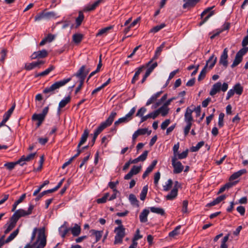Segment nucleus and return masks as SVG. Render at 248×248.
I'll use <instances>...</instances> for the list:
<instances>
[{"mask_svg": "<svg viewBox=\"0 0 248 248\" xmlns=\"http://www.w3.org/2000/svg\"><path fill=\"white\" fill-rule=\"evenodd\" d=\"M136 111V108L133 107L131 109L130 111L125 115V117L127 118V119L129 121L132 119V116L135 113Z\"/></svg>", "mask_w": 248, "mask_h": 248, "instance_id": "obj_51", "label": "nucleus"}, {"mask_svg": "<svg viewBox=\"0 0 248 248\" xmlns=\"http://www.w3.org/2000/svg\"><path fill=\"white\" fill-rule=\"evenodd\" d=\"M55 67L53 65H51L49 66V68H48L47 69H46V70H45L44 71L42 72H41L38 74H37L35 77H39V76H40V77H44V76H45L47 75H48L50 72H51L52 70H53L54 69Z\"/></svg>", "mask_w": 248, "mask_h": 248, "instance_id": "obj_35", "label": "nucleus"}, {"mask_svg": "<svg viewBox=\"0 0 248 248\" xmlns=\"http://www.w3.org/2000/svg\"><path fill=\"white\" fill-rule=\"evenodd\" d=\"M70 100L71 97L70 96H68L62 100L59 104V110L64 107L70 101Z\"/></svg>", "mask_w": 248, "mask_h": 248, "instance_id": "obj_34", "label": "nucleus"}, {"mask_svg": "<svg viewBox=\"0 0 248 248\" xmlns=\"http://www.w3.org/2000/svg\"><path fill=\"white\" fill-rule=\"evenodd\" d=\"M193 110L187 108L186 113L185 114V121L188 124H192L191 122L193 121L192 116V113Z\"/></svg>", "mask_w": 248, "mask_h": 248, "instance_id": "obj_22", "label": "nucleus"}, {"mask_svg": "<svg viewBox=\"0 0 248 248\" xmlns=\"http://www.w3.org/2000/svg\"><path fill=\"white\" fill-rule=\"evenodd\" d=\"M48 55L47 51L45 49H43L40 51H38L33 52L31 56V59H41L46 57Z\"/></svg>", "mask_w": 248, "mask_h": 248, "instance_id": "obj_12", "label": "nucleus"}, {"mask_svg": "<svg viewBox=\"0 0 248 248\" xmlns=\"http://www.w3.org/2000/svg\"><path fill=\"white\" fill-rule=\"evenodd\" d=\"M211 56H213V58H212V60L210 61V62L208 63V66L209 65V68L210 69L213 68L217 61V58L216 57H215L214 55H212Z\"/></svg>", "mask_w": 248, "mask_h": 248, "instance_id": "obj_57", "label": "nucleus"}, {"mask_svg": "<svg viewBox=\"0 0 248 248\" xmlns=\"http://www.w3.org/2000/svg\"><path fill=\"white\" fill-rule=\"evenodd\" d=\"M33 208L34 206L33 205H30L27 211H25L22 209L17 210L15 212L12 217L15 219L17 222L18 220L20 217L31 215Z\"/></svg>", "mask_w": 248, "mask_h": 248, "instance_id": "obj_6", "label": "nucleus"}, {"mask_svg": "<svg viewBox=\"0 0 248 248\" xmlns=\"http://www.w3.org/2000/svg\"><path fill=\"white\" fill-rule=\"evenodd\" d=\"M89 132L88 129H85L83 133L82 134L80 140L78 145V148H79L80 146L83 144L87 140L88 137Z\"/></svg>", "mask_w": 248, "mask_h": 248, "instance_id": "obj_24", "label": "nucleus"}, {"mask_svg": "<svg viewBox=\"0 0 248 248\" xmlns=\"http://www.w3.org/2000/svg\"><path fill=\"white\" fill-rule=\"evenodd\" d=\"M83 38V35L81 34H75L73 35V41L77 44L80 43Z\"/></svg>", "mask_w": 248, "mask_h": 248, "instance_id": "obj_44", "label": "nucleus"}, {"mask_svg": "<svg viewBox=\"0 0 248 248\" xmlns=\"http://www.w3.org/2000/svg\"><path fill=\"white\" fill-rule=\"evenodd\" d=\"M226 198L225 195H223L217 197L216 199L213 201L212 202L208 203L206 206H212L218 204L221 201L224 200Z\"/></svg>", "mask_w": 248, "mask_h": 248, "instance_id": "obj_27", "label": "nucleus"}, {"mask_svg": "<svg viewBox=\"0 0 248 248\" xmlns=\"http://www.w3.org/2000/svg\"><path fill=\"white\" fill-rule=\"evenodd\" d=\"M140 230L139 229H137L136 232V234L134 235V238H133L132 242H137L136 241L142 237V236L140 234Z\"/></svg>", "mask_w": 248, "mask_h": 248, "instance_id": "obj_60", "label": "nucleus"}, {"mask_svg": "<svg viewBox=\"0 0 248 248\" xmlns=\"http://www.w3.org/2000/svg\"><path fill=\"white\" fill-rule=\"evenodd\" d=\"M103 1V0H97L92 4H88L83 9L84 12H89L94 10Z\"/></svg>", "mask_w": 248, "mask_h": 248, "instance_id": "obj_16", "label": "nucleus"}, {"mask_svg": "<svg viewBox=\"0 0 248 248\" xmlns=\"http://www.w3.org/2000/svg\"><path fill=\"white\" fill-rule=\"evenodd\" d=\"M165 43L163 42L159 46L157 47L155 51L154 56L153 58L146 63V66H148L151 63L153 62L158 59L159 56L160 55L161 52L162 51L163 48L165 47Z\"/></svg>", "mask_w": 248, "mask_h": 248, "instance_id": "obj_11", "label": "nucleus"}, {"mask_svg": "<svg viewBox=\"0 0 248 248\" xmlns=\"http://www.w3.org/2000/svg\"><path fill=\"white\" fill-rule=\"evenodd\" d=\"M172 165L174 168L173 173L178 174L181 173L184 169V166L180 161H177V158L172 157Z\"/></svg>", "mask_w": 248, "mask_h": 248, "instance_id": "obj_9", "label": "nucleus"}, {"mask_svg": "<svg viewBox=\"0 0 248 248\" xmlns=\"http://www.w3.org/2000/svg\"><path fill=\"white\" fill-rule=\"evenodd\" d=\"M128 122H129V121L127 119V118L125 116L122 117L121 118H119L117 121L115 122L114 124V126H115V127L114 128L112 129V130H114L115 131H116L117 129H116V127L117 126H118L119 124H120L121 123H126Z\"/></svg>", "mask_w": 248, "mask_h": 248, "instance_id": "obj_36", "label": "nucleus"}, {"mask_svg": "<svg viewBox=\"0 0 248 248\" xmlns=\"http://www.w3.org/2000/svg\"><path fill=\"white\" fill-rule=\"evenodd\" d=\"M248 45V35L244 38L242 42V45L243 47L237 52L235 59L231 65L232 68H234V67L236 66L242 62L243 56L248 51V47L246 46Z\"/></svg>", "mask_w": 248, "mask_h": 248, "instance_id": "obj_3", "label": "nucleus"}, {"mask_svg": "<svg viewBox=\"0 0 248 248\" xmlns=\"http://www.w3.org/2000/svg\"><path fill=\"white\" fill-rule=\"evenodd\" d=\"M148 153V151H144V152L142 153V154L138 157V158L140 160V161H144L147 158Z\"/></svg>", "mask_w": 248, "mask_h": 248, "instance_id": "obj_63", "label": "nucleus"}, {"mask_svg": "<svg viewBox=\"0 0 248 248\" xmlns=\"http://www.w3.org/2000/svg\"><path fill=\"white\" fill-rule=\"evenodd\" d=\"M188 153V149H186V151L183 152L182 153H178V154L176 155L177 160L186 158L187 156Z\"/></svg>", "mask_w": 248, "mask_h": 248, "instance_id": "obj_45", "label": "nucleus"}, {"mask_svg": "<svg viewBox=\"0 0 248 248\" xmlns=\"http://www.w3.org/2000/svg\"><path fill=\"white\" fill-rule=\"evenodd\" d=\"M67 222H64L63 224L59 228V232L62 237H65L66 234L70 231V228L67 226Z\"/></svg>", "mask_w": 248, "mask_h": 248, "instance_id": "obj_18", "label": "nucleus"}, {"mask_svg": "<svg viewBox=\"0 0 248 248\" xmlns=\"http://www.w3.org/2000/svg\"><path fill=\"white\" fill-rule=\"evenodd\" d=\"M45 20L44 17V12H42L41 13H39L34 18L35 21H39L42 20Z\"/></svg>", "mask_w": 248, "mask_h": 248, "instance_id": "obj_55", "label": "nucleus"}, {"mask_svg": "<svg viewBox=\"0 0 248 248\" xmlns=\"http://www.w3.org/2000/svg\"><path fill=\"white\" fill-rule=\"evenodd\" d=\"M214 7V6L208 7L202 13L201 15V18L202 20L199 23V26L203 25L214 14V12L213 11H211Z\"/></svg>", "mask_w": 248, "mask_h": 248, "instance_id": "obj_8", "label": "nucleus"}, {"mask_svg": "<svg viewBox=\"0 0 248 248\" xmlns=\"http://www.w3.org/2000/svg\"><path fill=\"white\" fill-rule=\"evenodd\" d=\"M224 117V114L222 112L220 113L218 117V125L219 127H222L223 125V120Z\"/></svg>", "mask_w": 248, "mask_h": 248, "instance_id": "obj_52", "label": "nucleus"}, {"mask_svg": "<svg viewBox=\"0 0 248 248\" xmlns=\"http://www.w3.org/2000/svg\"><path fill=\"white\" fill-rule=\"evenodd\" d=\"M114 232L116 233L115 236L114 244L122 243L123 238L125 236V228L123 225L119 226L115 228Z\"/></svg>", "mask_w": 248, "mask_h": 248, "instance_id": "obj_7", "label": "nucleus"}, {"mask_svg": "<svg viewBox=\"0 0 248 248\" xmlns=\"http://www.w3.org/2000/svg\"><path fill=\"white\" fill-rule=\"evenodd\" d=\"M36 155V153H33L29 154L27 156L22 155L18 160V163L20 166H23L25 164V162H29L32 160Z\"/></svg>", "mask_w": 248, "mask_h": 248, "instance_id": "obj_13", "label": "nucleus"}, {"mask_svg": "<svg viewBox=\"0 0 248 248\" xmlns=\"http://www.w3.org/2000/svg\"><path fill=\"white\" fill-rule=\"evenodd\" d=\"M147 192H148V186L146 185V186H143V187L141 190V192L140 194V199L141 201H144L145 199L147 194Z\"/></svg>", "mask_w": 248, "mask_h": 248, "instance_id": "obj_39", "label": "nucleus"}, {"mask_svg": "<svg viewBox=\"0 0 248 248\" xmlns=\"http://www.w3.org/2000/svg\"><path fill=\"white\" fill-rule=\"evenodd\" d=\"M179 148V143L177 142L176 144H174L173 147V156L172 157L176 158V155L178 153V150Z\"/></svg>", "mask_w": 248, "mask_h": 248, "instance_id": "obj_58", "label": "nucleus"}, {"mask_svg": "<svg viewBox=\"0 0 248 248\" xmlns=\"http://www.w3.org/2000/svg\"><path fill=\"white\" fill-rule=\"evenodd\" d=\"M54 192L52 189H48L47 190L44 191L42 192L41 193H39L37 196L35 198V201H38L40 200V199L43 197L44 196H45L46 194H48V193H51Z\"/></svg>", "mask_w": 248, "mask_h": 248, "instance_id": "obj_40", "label": "nucleus"}, {"mask_svg": "<svg viewBox=\"0 0 248 248\" xmlns=\"http://www.w3.org/2000/svg\"><path fill=\"white\" fill-rule=\"evenodd\" d=\"M19 232V229H17L15 230L7 238V239L4 240L6 243H8L11 241H12L18 234Z\"/></svg>", "mask_w": 248, "mask_h": 248, "instance_id": "obj_33", "label": "nucleus"}, {"mask_svg": "<svg viewBox=\"0 0 248 248\" xmlns=\"http://www.w3.org/2000/svg\"><path fill=\"white\" fill-rule=\"evenodd\" d=\"M233 90H234V92L238 95H240L242 94L243 88L241 86V84L240 83H237L236 84L234 87H233Z\"/></svg>", "mask_w": 248, "mask_h": 248, "instance_id": "obj_38", "label": "nucleus"}, {"mask_svg": "<svg viewBox=\"0 0 248 248\" xmlns=\"http://www.w3.org/2000/svg\"><path fill=\"white\" fill-rule=\"evenodd\" d=\"M177 194L178 188L176 187H173L170 192L166 196V198L168 200H173L177 197Z\"/></svg>", "mask_w": 248, "mask_h": 248, "instance_id": "obj_25", "label": "nucleus"}, {"mask_svg": "<svg viewBox=\"0 0 248 248\" xmlns=\"http://www.w3.org/2000/svg\"><path fill=\"white\" fill-rule=\"evenodd\" d=\"M150 211L154 213H156L160 215H165V211L163 208L155 207H151L150 208Z\"/></svg>", "mask_w": 248, "mask_h": 248, "instance_id": "obj_32", "label": "nucleus"}, {"mask_svg": "<svg viewBox=\"0 0 248 248\" xmlns=\"http://www.w3.org/2000/svg\"><path fill=\"white\" fill-rule=\"evenodd\" d=\"M149 213L148 209H144L140 215V220L142 223H145L147 221V217Z\"/></svg>", "mask_w": 248, "mask_h": 248, "instance_id": "obj_26", "label": "nucleus"}, {"mask_svg": "<svg viewBox=\"0 0 248 248\" xmlns=\"http://www.w3.org/2000/svg\"><path fill=\"white\" fill-rule=\"evenodd\" d=\"M45 118L43 117L40 113H34L32 115L31 119L32 121H44Z\"/></svg>", "mask_w": 248, "mask_h": 248, "instance_id": "obj_42", "label": "nucleus"}, {"mask_svg": "<svg viewBox=\"0 0 248 248\" xmlns=\"http://www.w3.org/2000/svg\"><path fill=\"white\" fill-rule=\"evenodd\" d=\"M71 80V78L63 79L60 81L55 82L52 84L50 87L45 88L43 91L44 94H47L46 98L49 97L50 95L56 93L58 92V90L62 87L64 86Z\"/></svg>", "mask_w": 248, "mask_h": 248, "instance_id": "obj_1", "label": "nucleus"}, {"mask_svg": "<svg viewBox=\"0 0 248 248\" xmlns=\"http://www.w3.org/2000/svg\"><path fill=\"white\" fill-rule=\"evenodd\" d=\"M90 71V68H87L86 65H82L78 72L74 76L77 77L79 79L80 83L75 91V93L77 94L81 89L84 81Z\"/></svg>", "mask_w": 248, "mask_h": 248, "instance_id": "obj_4", "label": "nucleus"}, {"mask_svg": "<svg viewBox=\"0 0 248 248\" xmlns=\"http://www.w3.org/2000/svg\"><path fill=\"white\" fill-rule=\"evenodd\" d=\"M166 26V24L165 23H162L159 25H157L154 27H153L152 29H151L150 31V32H154L155 33L159 31L160 30L163 29Z\"/></svg>", "mask_w": 248, "mask_h": 248, "instance_id": "obj_41", "label": "nucleus"}, {"mask_svg": "<svg viewBox=\"0 0 248 248\" xmlns=\"http://www.w3.org/2000/svg\"><path fill=\"white\" fill-rule=\"evenodd\" d=\"M129 200L132 204H138V201L136 196L134 194H131L129 195Z\"/></svg>", "mask_w": 248, "mask_h": 248, "instance_id": "obj_56", "label": "nucleus"}, {"mask_svg": "<svg viewBox=\"0 0 248 248\" xmlns=\"http://www.w3.org/2000/svg\"><path fill=\"white\" fill-rule=\"evenodd\" d=\"M93 232V234L95 235L96 238V242H98L101 239L102 235V232L92 230L91 231Z\"/></svg>", "mask_w": 248, "mask_h": 248, "instance_id": "obj_46", "label": "nucleus"}, {"mask_svg": "<svg viewBox=\"0 0 248 248\" xmlns=\"http://www.w3.org/2000/svg\"><path fill=\"white\" fill-rule=\"evenodd\" d=\"M141 169V166H133L132 169H131L130 171L132 172L133 175H136L140 171Z\"/></svg>", "mask_w": 248, "mask_h": 248, "instance_id": "obj_54", "label": "nucleus"}, {"mask_svg": "<svg viewBox=\"0 0 248 248\" xmlns=\"http://www.w3.org/2000/svg\"><path fill=\"white\" fill-rule=\"evenodd\" d=\"M44 63V62L43 61L26 63L25 66V69L27 70H31L36 67H38L40 64H43Z\"/></svg>", "mask_w": 248, "mask_h": 248, "instance_id": "obj_17", "label": "nucleus"}, {"mask_svg": "<svg viewBox=\"0 0 248 248\" xmlns=\"http://www.w3.org/2000/svg\"><path fill=\"white\" fill-rule=\"evenodd\" d=\"M204 142L203 141L198 142L196 146H192L191 148V151L193 152L198 151L204 145Z\"/></svg>", "mask_w": 248, "mask_h": 248, "instance_id": "obj_48", "label": "nucleus"}, {"mask_svg": "<svg viewBox=\"0 0 248 248\" xmlns=\"http://www.w3.org/2000/svg\"><path fill=\"white\" fill-rule=\"evenodd\" d=\"M157 163V160H154L152 164L146 169V170L142 175V178L145 179V177L153 170Z\"/></svg>", "mask_w": 248, "mask_h": 248, "instance_id": "obj_21", "label": "nucleus"}, {"mask_svg": "<svg viewBox=\"0 0 248 248\" xmlns=\"http://www.w3.org/2000/svg\"><path fill=\"white\" fill-rule=\"evenodd\" d=\"M7 49H6L5 48H2L1 49V52H0L1 57L0 58V61L4 62V61L5 59V57L6 56V55H7Z\"/></svg>", "mask_w": 248, "mask_h": 248, "instance_id": "obj_61", "label": "nucleus"}, {"mask_svg": "<svg viewBox=\"0 0 248 248\" xmlns=\"http://www.w3.org/2000/svg\"><path fill=\"white\" fill-rule=\"evenodd\" d=\"M181 228V226H177L172 231L170 232L169 235L170 237H174L179 234V230Z\"/></svg>", "mask_w": 248, "mask_h": 248, "instance_id": "obj_50", "label": "nucleus"}, {"mask_svg": "<svg viewBox=\"0 0 248 248\" xmlns=\"http://www.w3.org/2000/svg\"><path fill=\"white\" fill-rule=\"evenodd\" d=\"M200 0H183L185 3L183 5L184 9L188 7H193Z\"/></svg>", "mask_w": 248, "mask_h": 248, "instance_id": "obj_23", "label": "nucleus"}, {"mask_svg": "<svg viewBox=\"0 0 248 248\" xmlns=\"http://www.w3.org/2000/svg\"><path fill=\"white\" fill-rule=\"evenodd\" d=\"M108 193H106L105 195L101 198L98 199L96 201L98 203H103L106 202L108 197Z\"/></svg>", "mask_w": 248, "mask_h": 248, "instance_id": "obj_59", "label": "nucleus"}, {"mask_svg": "<svg viewBox=\"0 0 248 248\" xmlns=\"http://www.w3.org/2000/svg\"><path fill=\"white\" fill-rule=\"evenodd\" d=\"M117 113L115 111H112L111 112L108 118L105 121L101 123L99 126L97 127V128L95 130L93 137L92 139V144L91 146H93L95 140L98 136V135L106 127L110 126L112 122L114 121L115 117H116Z\"/></svg>", "mask_w": 248, "mask_h": 248, "instance_id": "obj_2", "label": "nucleus"}, {"mask_svg": "<svg viewBox=\"0 0 248 248\" xmlns=\"http://www.w3.org/2000/svg\"><path fill=\"white\" fill-rule=\"evenodd\" d=\"M17 221L15 219L13 218L12 217H10L9 221L4 225V228L6 229L4 231V233L7 234L13 229L15 228L16 225Z\"/></svg>", "mask_w": 248, "mask_h": 248, "instance_id": "obj_10", "label": "nucleus"}, {"mask_svg": "<svg viewBox=\"0 0 248 248\" xmlns=\"http://www.w3.org/2000/svg\"><path fill=\"white\" fill-rule=\"evenodd\" d=\"M213 58V56H211L209 58V59H208V60L206 62V65L204 66L203 68L202 69V70L200 72V75H199V77H198V80L199 81L201 80L202 79L204 78V77H205V75L207 72L206 69L208 67V63L210 62V61L212 60Z\"/></svg>", "mask_w": 248, "mask_h": 248, "instance_id": "obj_20", "label": "nucleus"}, {"mask_svg": "<svg viewBox=\"0 0 248 248\" xmlns=\"http://www.w3.org/2000/svg\"><path fill=\"white\" fill-rule=\"evenodd\" d=\"M16 107V103H14L11 108L4 114L3 119L4 121H7L9 118L10 117L11 114H12L14 110L15 109Z\"/></svg>", "mask_w": 248, "mask_h": 248, "instance_id": "obj_29", "label": "nucleus"}, {"mask_svg": "<svg viewBox=\"0 0 248 248\" xmlns=\"http://www.w3.org/2000/svg\"><path fill=\"white\" fill-rule=\"evenodd\" d=\"M17 164H19L18 163V160L15 162H8L4 164V167H6L7 169L11 170H13L15 166Z\"/></svg>", "mask_w": 248, "mask_h": 248, "instance_id": "obj_47", "label": "nucleus"}, {"mask_svg": "<svg viewBox=\"0 0 248 248\" xmlns=\"http://www.w3.org/2000/svg\"><path fill=\"white\" fill-rule=\"evenodd\" d=\"M146 133L149 135L151 133V130L148 131L147 128H140L138 129L132 135L133 140L135 141L139 136L144 135Z\"/></svg>", "mask_w": 248, "mask_h": 248, "instance_id": "obj_15", "label": "nucleus"}, {"mask_svg": "<svg viewBox=\"0 0 248 248\" xmlns=\"http://www.w3.org/2000/svg\"><path fill=\"white\" fill-rule=\"evenodd\" d=\"M72 234L74 236H77L79 235L81 232L80 227L77 224H75L73 228H70Z\"/></svg>", "mask_w": 248, "mask_h": 248, "instance_id": "obj_28", "label": "nucleus"}, {"mask_svg": "<svg viewBox=\"0 0 248 248\" xmlns=\"http://www.w3.org/2000/svg\"><path fill=\"white\" fill-rule=\"evenodd\" d=\"M228 50L227 48H225L220 56L219 60V64L223 65L225 67H227L228 66Z\"/></svg>", "mask_w": 248, "mask_h": 248, "instance_id": "obj_14", "label": "nucleus"}, {"mask_svg": "<svg viewBox=\"0 0 248 248\" xmlns=\"http://www.w3.org/2000/svg\"><path fill=\"white\" fill-rule=\"evenodd\" d=\"M170 123V119H166L161 124V128L163 130L165 129Z\"/></svg>", "mask_w": 248, "mask_h": 248, "instance_id": "obj_64", "label": "nucleus"}, {"mask_svg": "<svg viewBox=\"0 0 248 248\" xmlns=\"http://www.w3.org/2000/svg\"><path fill=\"white\" fill-rule=\"evenodd\" d=\"M156 117V114H155V111H154L149 113L145 116L142 117L141 118L140 123L146 121L149 118H153V119H155Z\"/></svg>", "mask_w": 248, "mask_h": 248, "instance_id": "obj_37", "label": "nucleus"}, {"mask_svg": "<svg viewBox=\"0 0 248 248\" xmlns=\"http://www.w3.org/2000/svg\"><path fill=\"white\" fill-rule=\"evenodd\" d=\"M228 89V84L227 83L224 82L222 84L220 82H217L213 85L209 94L211 96H214L220 91L223 92H226Z\"/></svg>", "mask_w": 248, "mask_h": 248, "instance_id": "obj_5", "label": "nucleus"}, {"mask_svg": "<svg viewBox=\"0 0 248 248\" xmlns=\"http://www.w3.org/2000/svg\"><path fill=\"white\" fill-rule=\"evenodd\" d=\"M146 111V108L144 107L141 108L140 109L138 110L137 114L136 116L139 117H143V114Z\"/></svg>", "mask_w": 248, "mask_h": 248, "instance_id": "obj_62", "label": "nucleus"}, {"mask_svg": "<svg viewBox=\"0 0 248 248\" xmlns=\"http://www.w3.org/2000/svg\"><path fill=\"white\" fill-rule=\"evenodd\" d=\"M113 28L112 26H109L108 27H107L106 28H103L101 30H100L97 33L96 36H100L106 32H107L108 31L112 29Z\"/></svg>", "mask_w": 248, "mask_h": 248, "instance_id": "obj_49", "label": "nucleus"}, {"mask_svg": "<svg viewBox=\"0 0 248 248\" xmlns=\"http://www.w3.org/2000/svg\"><path fill=\"white\" fill-rule=\"evenodd\" d=\"M44 12L45 20H48L56 17V14L54 12Z\"/></svg>", "mask_w": 248, "mask_h": 248, "instance_id": "obj_31", "label": "nucleus"}, {"mask_svg": "<svg viewBox=\"0 0 248 248\" xmlns=\"http://www.w3.org/2000/svg\"><path fill=\"white\" fill-rule=\"evenodd\" d=\"M169 110V109L168 107L163 104L162 107L155 111V114H156L157 117L160 113H161L162 116L164 117L166 116L168 113Z\"/></svg>", "mask_w": 248, "mask_h": 248, "instance_id": "obj_19", "label": "nucleus"}, {"mask_svg": "<svg viewBox=\"0 0 248 248\" xmlns=\"http://www.w3.org/2000/svg\"><path fill=\"white\" fill-rule=\"evenodd\" d=\"M172 183V180L169 179L166 185L163 186V190L166 191H168L171 187Z\"/></svg>", "mask_w": 248, "mask_h": 248, "instance_id": "obj_53", "label": "nucleus"}, {"mask_svg": "<svg viewBox=\"0 0 248 248\" xmlns=\"http://www.w3.org/2000/svg\"><path fill=\"white\" fill-rule=\"evenodd\" d=\"M84 16L81 11H79L78 13V16L76 19V22L77 26H79L81 25Z\"/></svg>", "mask_w": 248, "mask_h": 248, "instance_id": "obj_43", "label": "nucleus"}, {"mask_svg": "<svg viewBox=\"0 0 248 248\" xmlns=\"http://www.w3.org/2000/svg\"><path fill=\"white\" fill-rule=\"evenodd\" d=\"M144 68V66H142L138 68L137 71L135 72L134 77L131 81L132 84H134L135 82L138 79L140 73L142 71L143 69Z\"/></svg>", "mask_w": 248, "mask_h": 248, "instance_id": "obj_30", "label": "nucleus"}]
</instances>
